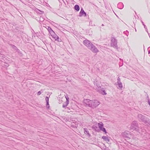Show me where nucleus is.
Here are the masks:
<instances>
[{"instance_id": "22", "label": "nucleus", "mask_w": 150, "mask_h": 150, "mask_svg": "<svg viewBox=\"0 0 150 150\" xmlns=\"http://www.w3.org/2000/svg\"><path fill=\"white\" fill-rule=\"evenodd\" d=\"M66 100H67V102H69V101H68V100L69 99L68 97H66Z\"/></svg>"}, {"instance_id": "12", "label": "nucleus", "mask_w": 150, "mask_h": 150, "mask_svg": "<svg viewBox=\"0 0 150 150\" xmlns=\"http://www.w3.org/2000/svg\"><path fill=\"white\" fill-rule=\"evenodd\" d=\"M123 5L122 3H119L117 5V7L118 8L120 9H122L123 8Z\"/></svg>"}, {"instance_id": "1", "label": "nucleus", "mask_w": 150, "mask_h": 150, "mask_svg": "<svg viewBox=\"0 0 150 150\" xmlns=\"http://www.w3.org/2000/svg\"><path fill=\"white\" fill-rule=\"evenodd\" d=\"M85 102L87 105L93 108H96L100 103L99 102L96 100H91L89 99H86L85 100Z\"/></svg>"}, {"instance_id": "7", "label": "nucleus", "mask_w": 150, "mask_h": 150, "mask_svg": "<svg viewBox=\"0 0 150 150\" xmlns=\"http://www.w3.org/2000/svg\"><path fill=\"white\" fill-rule=\"evenodd\" d=\"M84 45L87 47L88 49L93 44L91 42L87 40H85L83 41Z\"/></svg>"}, {"instance_id": "6", "label": "nucleus", "mask_w": 150, "mask_h": 150, "mask_svg": "<svg viewBox=\"0 0 150 150\" xmlns=\"http://www.w3.org/2000/svg\"><path fill=\"white\" fill-rule=\"evenodd\" d=\"M89 49L95 53H96L99 51L97 48L93 44L90 47Z\"/></svg>"}, {"instance_id": "20", "label": "nucleus", "mask_w": 150, "mask_h": 150, "mask_svg": "<svg viewBox=\"0 0 150 150\" xmlns=\"http://www.w3.org/2000/svg\"><path fill=\"white\" fill-rule=\"evenodd\" d=\"M45 100L46 102H48L49 101V98L48 97H46L45 98Z\"/></svg>"}, {"instance_id": "21", "label": "nucleus", "mask_w": 150, "mask_h": 150, "mask_svg": "<svg viewBox=\"0 0 150 150\" xmlns=\"http://www.w3.org/2000/svg\"><path fill=\"white\" fill-rule=\"evenodd\" d=\"M41 94V92L40 91H39L38 92L37 94L39 96Z\"/></svg>"}, {"instance_id": "16", "label": "nucleus", "mask_w": 150, "mask_h": 150, "mask_svg": "<svg viewBox=\"0 0 150 150\" xmlns=\"http://www.w3.org/2000/svg\"><path fill=\"white\" fill-rule=\"evenodd\" d=\"M117 84L118 85L119 87L120 88H122V83L121 82H117Z\"/></svg>"}, {"instance_id": "2", "label": "nucleus", "mask_w": 150, "mask_h": 150, "mask_svg": "<svg viewBox=\"0 0 150 150\" xmlns=\"http://www.w3.org/2000/svg\"><path fill=\"white\" fill-rule=\"evenodd\" d=\"M138 118L139 121L143 122L145 125L150 123V120L144 115L139 114L138 115Z\"/></svg>"}, {"instance_id": "31", "label": "nucleus", "mask_w": 150, "mask_h": 150, "mask_svg": "<svg viewBox=\"0 0 150 150\" xmlns=\"http://www.w3.org/2000/svg\"><path fill=\"white\" fill-rule=\"evenodd\" d=\"M13 46L14 47H15V46Z\"/></svg>"}, {"instance_id": "15", "label": "nucleus", "mask_w": 150, "mask_h": 150, "mask_svg": "<svg viewBox=\"0 0 150 150\" xmlns=\"http://www.w3.org/2000/svg\"><path fill=\"white\" fill-rule=\"evenodd\" d=\"M102 139H103L104 140L106 141H109V139L106 136H103L102 137Z\"/></svg>"}, {"instance_id": "14", "label": "nucleus", "mask_w": 150, "mask_h": 150, "mask_svg": "<svg viewBox=\"0 0 150 150\" xmlns=\"http://www.w3.org/2000/svg\"><path fill=\"white\" fill-rule=\"evenodd\" d=\"M74 9L77 11H79V7L78 5H76L74 6Z\"/></svg>"}, {"instance_id": "4", "label": "nucleus", "mask_w": 150, "mask_h": 150, "mask_svg": "<svg viewBox=\"0 0 150 150\" xmlns=\"http://www.w3.org/2000/svg\"><path fill=\"white\" fill-rule=\"evenodd\" d=\"M98 125L100 130L105 132V134L107 133L105 128L103 127V124L102 122L98 123Z\"/></svg>"}, {"instance_id": "17", "label": "nucleus", "mask_w": 150, "mask_h": 150, "mask_svg": "<svg viewBox=\"0 0 150 150\" xmlns=\"http://www.w3.org/2000/svg\"><path fill=\"white\" fill-rule=\"evenodd\" d=\"M69 104L68 102H66L65 103L63 104L62 107L63 108H65L67 106L68 104Z\"/></svg>"}, {"instance_id": "9", "label": "nucleus", "mask_w": 150, "mask_h": 150, "mask_svg": "<svg viewBox=\"0 0 150 150\" xmlns=\"http://www.w3.org/2000/svg\"><path fill=\"white\" fill-rule=\"evenodd\" d=\"M51 35L55 40H57L59 42L61 41V40L60 39H59L58 36L56 35L54 32V34H51Z\"/></svg>"}, {"instance_id": "23", "label": "nucleus", "mask_w": 150, "mask_h": 150, "mask_svg": "<svg viewBox=\"0 0 150 150\" xmlns=\"http://www.w3.org/2000/svg\"><path fill=\"white\" fill-rule=\"evenodd\" d=\"M148 103L149 105L150 106V100H149L148 101Z\"/></svg>"}, {"instance_id": "30", "label": "nucleus", "mask_w": 150, "mask_h": 150, "mask_svg": "<svg viewBox=\"0 0 150 150\" xmlns=\"http://www.w3.org/2000/svg\"><path fill=\"white\" fill-rule=\"evenodd\" d=\"M103 24H102V26H103Z\"/></svg>"}, {"instance_id": "28", "label": "nucleus", "mask_w": 150, "mask_h": 150, "mask_svg": "<svg viewBox=\"0 0 150 150\" xmlns=\"http://www.w3.org/2000/svg\"><path fill=\"white\" fill-rule=\"evenodd\" d=\"M142 23L143 25V24H144V23L143 22V21H142Z\"/></svg>"}, {"instance_id": "24", "label": "nucleus", "mask_w": 150, "mask_h": 150, "mask_svg": "<svg viewBox=\"0 0 150 150\" xmlns=\"http://www.w3.org/2000/svg\"><path fill=\"white\" fill-rule=\"evenodd\" d=\"M103 92L104 93V94H106V93H105V91H103Z\"/></svg>"}, {"instance_id": "8", "label": "nucleus", "mask_w": 150, "mask_h": 150, "mask_svg": "<svg viewBox=\"0 0 150 150\" xmlns=\"http://www.w3.org/2000/svg\"><path fill=\"white\" fill-rule=\"evenodd\" d=\"M130 132L129 131H126L123 132L122 133V135L124 137L128 138L130 135Z\"/></svg>"}, {"instance_id": "27", "label": "nucleus", "mask_w": 150, "mask_h": 150, "mask_svg": "<svg viewBox=\"0 0 150 150\" xmlns=\"http://www.w3.org/2000/svg\"><path fill=\"white\" fill-rule=\"evenodd\" d=\"M46 103L47 105H49V103L48 102H46Z\"/></svg>"}, {"instance_id": "18", "label": "nucleus", "mask_w": 150, "mask_h": 150, "mask_svg": "<svg viewBox=\"0 0 150 150\" xmlns=\"http://www.w3.org/2000/svg\"><path fill=\"white\" fill-rule=\"evenodd\" d=\"M143 25H144V28H145V29H146V31L147 32H148V29H147V28L146 27V25H144V24H143Z\"/></svg>"}, {"instance_id": "13", "label": "nucleus", "mask_w": 150, "mask_h": 150, "mask_svg": "<svg viewBox=\"0 0 150 150\" xmlns=\"http://www.w3.org/2000/svg\"><path fill=\"white\" fill-rule=\"evenodd\" d=\"M48 30L50 33L51 34L54 33V32L52 30L51 28L49 27H48Z\"/></svg>"}, {"instance_id": "29", "label": "nucleus", "mask_w": 150, "mask_h": 150, "mask_svg": "<svg viewBox=\"0 0 150 150\" xmlns=\"http://www.w3.org/2000/svg\"><path fill=\"white\" fill-rule=\"evenodd\" d=\"M150 52V51L149 52V54Z\"/></svg>"}, {"instance_id": "25", "label": "nucleus", "mask_w": 150, "mask_h": 150, "mask_svg": "<svg viewBox=\"0 0 150 150\" xmlns=\"http://www.w3.org/2000/svg\"><path fill=\"white\" fill-rule=\"evenodd\" d=\"M6 67H8V64H6V65H5Z\"/></svg>"}, {"instance_id": "10", "label": "nucleus", "mask_w": 150, "mask_h": 150, "mask_svg": "<svg viewBox=\"0 0 150 150\" xmlns=\"http://www.w3.org/2000/svg\"><path fill=\"white\" fill-rule=\"evenodd\" d=\"M86 16V12H85L83 8H82L80 12L79 13V16L80 17L82 16Z\"/></svg>"}, {"instance_id": "5", "label": "nucleus", "mask_w": 150, "mask_h": 150, "mask_svg": "<svg viewBox=\"0 0 150 150\" xmlns=\"http://www.w3.org/2000/svg\"><path fill=\"white\" fill-rule=\"evenodd\" d=\"M117 41L114 38H112L111 39V45L112 47L116 48L117 47Z\"/></svg>"}, {"instance_id": "19", "label": "nucleus", "mask_w": 150, "mask_h": 150, "mask_svg": "<svg viewBox=\"0 0 150 150\" xmlns=\"http://www.w3.org/2000/svg\"><path fill=\"white\" fill-rule=\"evenodd\" d=\"M117 80V82H121V81H120V78L119 77H118V78Z\"/></svg>"}, {"instance_id": "26", "label": "nucleus", "mask_w": 150, "mask_h": 150, "mask_svg": "<svg viewBox=\"0 0 150 150\" xmlns=\"http://www.w3.org/2000/svg\"><path fill=\"white\" fill-rule=\"evenodd\" d=\"M147 100H148V101L149 100V97L148 96H147Z\"/></svg>"}, {"instance_id": "3", "label": "nucleus", "mask_w": 150, "mask_h": 150, "mask_svg": "<svg viewBox=\"0 0 150 150\" xmlns=\"http://www.w3.org/2000/svg\"><path fill=\"white\" fill-rule=\"evenodd\" d=\"M130 128L131 130L138 131L139 129L137 122L136 121H134L132 122L131 123Z\"/></svg>"}, {"instance_id": "11", "label": "nucleus", "mask_w": 150, "mask_h": 150, "mask_svg": "<svg viewBox=\"0 0 150 150\" xmlns=\"http://www.w3.org/2000/svg\"><path fill=\"white\" fill-rule=\"evenodd\" d=\"M84 133L85 134H87L88 136V137H90L91 136V135L90 134L89 131L87 130V129L86 128H85L84 129Z\"/></svg>"}]
</instances>
